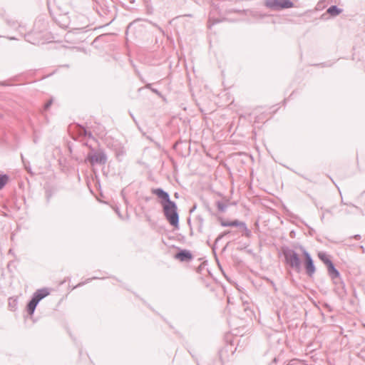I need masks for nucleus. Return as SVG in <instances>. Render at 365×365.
<instances>
[{
  "instance_id": "1",
  "label": "nucleus",
  "mask_w": 365,
  "mask_h": 365,
  "mask_svg": "<svg viewBox=\"0 0 365 365\" xmlns=\"http://www.w3.org/2000/svg\"><path fill=\"white\" fill-rule=\"evenodd\" d=\"M281 252L284 257V262L297 272L302 270V261L297 252L287 245L281 247Z\"/></svg>"
},
{
  "instance_id": "2",
  "label": "nucleus",
  "mask_w": 365,
  "mask_h": 365,
  "mask_svg": "<svg viewBox=\"0 0 365 365\" xmlns=\"http://www.w3.org/2000/svg\"><path fill=\"white\" fill-rule=\"evenodd\" d=\"M83 145L89 147L90 152L88 153L85 161L88 162L91 165H105L107 163V155L103 150L99 149L96 150L88 143H83Z\"/></svg>"
},
{
  "instance_id": "3",
  "label": "nucleus",
  "mask_w": 365,
  "mask_h": 365,
  "mask_svg": "<svg viewBox=\"0 0 365 365\" xmlns=\"http://www.w3.org/2000/svg\"><path fill=\"white\" fill-rule=\"evenodd\" d=\"M163 210L166 220L170 225L175 228L179 227V215L178 212V207L175 202L168 205H164Z\"/></svg>"
},
{
  "instance_id": "4",
  "label": "nucleus",
  "mask_w": 365,
  "mask_h": 365,
  "mask_svg": "<svg viewBox=\"0 0 365 365\" xmlns=\"http://www.w3.org/2000/svg\"><path fill=\"white\" fill-rule=\"evenodd\" d=\"M299 249L304 256V267L306 274L309 277H312L316 272V267L314 260L310 253L303 246H299Z\"/></svg>"
},
{
  "instance_id": "5",
  "label": "nucleus",
  "mask_w": 365,
  "mask_h": 365,
  "mask_svg": "<svg viewBox=\"0 0 365 365\" xmlns=\"http://www.w3.org/2000/svg\"><path fill=\"white\" fill-rule=\"evenodd\" d=\"M264 5L272 11H280L294 6L291 0H265Z\"/></svg>"
},
{
  "instance_id": "6",
  "label": "nucleus",
  "mask_w": 365,
  "mask_h": 365,
  "mask_svg": "<svg viewBox=\"0 0 365 365\" xmlns=\"http://www.w3.org/2000/svg\"><path fill=\"white\" fill-rule=\"evenodd\" d=\"M329 276L333 280V282L338 286V288H344V283L341 280L340 273L336 269L333 262L327 265Z\"/></svg>"
},
{
  "instance_id": "7",
  "label": "nucleus",
  "mask_w": 365,
  "mask_h": 365,
  "mask_svg": "<svg viewBox=\"0 0 365 365\" xmlns=\"http://www.w3.org/2000/svg\"><path fill=\"white\" fill-rule=\"evenodd\" d=\"M152 193L155 195L158 198L160 199V204L162 206H164V205H168L173 202L170 200L169 193L162 188L153 189Z\"/></svg>"
},
{
  "instance_id": "8",
  "label": "nucleus",
  "mask_w": 365,
  "mask_h": 365,
  "mask_svg": "<svg viewBox=\"0 0 365 365\" xmlns=\"http://www.w3.org/2000/svg\"><path fill=\"white\" fill-rule=\"evenodd\" d=\"M70 128L73 129L79 137H88V138L94 139V137L91 131L80 124L76 123L70 125Z\"/></svg>"
},
{
  "instance_id": "9",
  "label": "nucleus",
  "mask_w": 365,
  "mask_h": 365,
  "mask_svg": "<svg viewBox=\"0 0 365 365\" xmlns=\"http://www.w3.org/2000/svg\"><path fill=\"white\" fill-rule=\"evenodd\" d=\"M175 258L181 262H190L192 259V255L190 251L187 250H180L179 252L175 255Z\"/></svg>"
},
{
  "instance_id": "10",
  "label": "nucleus",
  "mask_w": 365,
  "mask_h": 365,
  "mask_svg": "<svg viewBox=\"0 0 365 365\" xmlns=\"http://www.w3.org/2000/svg\"><path fill=\"white\" fill-rule=\"evenodd\" d=\"M38 303L39 302L37 301V299H36L34 297H31V299L26 305V311L29 315L31 316L34 314Z\"/></svg>"
},
{
  "instance_id": "11",
  "label": "nucleus",
  "mask_w": 365,
  "mask_h": 365,
  "mask_svg": "<svg viewBox=\"0 0 365 365\" xmlns=\"http://www.w3.org/2000/svg\"><path fill=\"white\" fill-rule=\"evenodd\" d=\"M48 294L49 292L48 289L43 288L38 289L36 292H35L32 297H34L39 302L41 299L47 297Z\"/></svg>"
},
{
  "instance_id": "12",
  "label": "nucleus",
  "mask_w": 365,
  "mask_h": 365,
  "mask_svg": "<svg viewBox=\"0 0 365 365\" xmlns=\"http://www.w3.org/2000/svg\"><path fill=\"white\" fill-rule=\"evenodd\" d=\"M111 38L112 36L108 34L100 35L92 41L91 46H94V44L99 43H108Z\"/></svg>"
},
{
  "instance_id": "13",
  "label": "nucleus",
  "mask_w": 365,
  "mask_h": 365,
  "mask_svg": "<svg viewBox=\"0 0 365 365\" xmlns=\"http://www.w3.org/2000/svg\"><path fill=\"white\" fill-rule=\"evenodd\" d=\"M56 21L60 24L61 27L67 28L68 26V17L67 16L66 14L63 15H59V16L55 17Z\"/></svg>"
},
{
  "instance_id": "14",
  "label": "nucleus",
  "mask_w": 365,
  "mask_h": 365,
  "mask_svg": "<svg viewBox=\"0 0 365 365\" xmlns=\"http://www.w3.org/2000/svg\"><path fill=\"white\" fill-rule=\"evenodd\" d=\"M342 12V9H339L336 5H332L328 8L327 10V13L329 14L331 16H336L340 14Z\"/></svg>"
},
{
  "instance_id": "15",
  "label": "nucleus",
  "mask_w": 365,
  "mask_h": 365,
  "mask_svg": "<svg viewBox=\"0 0 365 365\" xmlns=\"http://www.w3.org/2000/svg\"><path fill=\"white\" fill-rule=\"evenodd\" d=\"M319 259L327 266L329 264L331 263L332 261L330 259V257L324 252H319L317 255Z\"/></svg>"
},
{
  "instance_id": "16",
  "label": "nucleus",
  "mask_w": 365,
  "mask_h": 365,
  "mask_svg": "<svg viewBox=\"0 0 365 365\" xmlns=\"http://www.w3.org/2000/svg\"><path fill=\"white\" fill-rule=\"evenodd\" d=\"M140 22V20H135L133 21V22L130 23L128 26H127V29H126V35L128 34V33L130 32H133L134 31V29H135L136 26H137V24H138V23Z\"/></svg>"
},
{
  "instance_id": "17",
  "label": "nucleus",
  "mask_w": 365,
  "mask_h": 365,
  "mask_svg": "<svg viewBox=\"0 0 365 365\" xmlns=\"http://www.w3.org/2000/svg\"><path fill=\"white\" fill-rule=\"evenodd\" d=\"M9 177L6 174H0V190L7 184Z\"/></svg>"
},
{
  "instance_id": "18",
  "label": "nucleus",
  "mask_w": 365,
  "mask_h": 365,
  "mask_svg": "<svg viewBox=\"0 0 365 365\" xmlns=\"http://www.w3.org/2000/svg\"><path fill=\"white\" fill-rule=\"evenodd\" d=\"M195 220L197 222V230L199 232H202L203 231V224L204 219L201 215H197L195 218Z\"/></svg>"
},
{
  "instance_id": "19",
  "label": "nucleus",
  "mask_w": 365,
  "mask_h": 365,
  "mask_svg": "<svg viewBox=\"0 0 365 365\" xmlns=\"http://www.w3.org/2000/svg\"><path fill=\"white\" fill-rule=\"evenodd\" d=\"M9 307L10 308V310L15 311L17 307V300L16 299L9 298Z\"/></svg>"
},
{
  "instance_id": "20",
  "label": "nucleus",
  "mask_w": 365,
  "mask_h": 365,
  "mask_svg": "<svg viewBox=\"0 0 365 365\" xmlns=\"http://www.w3.org/2000/svg\"><path fill=\"white\" fill-rule=\"evenodd\" d=\"M216 205H217L218 210L221 212H225L227 210V205L221 201H217Z\"/></svg>"
},
{
  "instance_id": "21",
  "label": "nucleus",
  "mask_w": 365,
  "mask_h": 365,
  "mask_svg": "<svg viewBox=\"0 0 365 365\" xmlns=\"http://www.w3.org/2000/svg\"><path fill=\"white\" fill-rule=\"evenodd\" d=\"M22 162L24 166V168L26 170V171L31 174H33L31 171V168L30 165V163L26 160H24V157L21 155Z\"/></svg>"
},
{
  "instance_id": "22",
  "label": "nucleus",
  "mask_w": 365,
  "mask_h": 365,
  "mask_svg": "<svg viewBox=\"0 0 365 365\" xmlns=\"http://www.w3.org/2000/svg\"><path fill=\"white\" fill-rule=\"evenodd\" d=\"M245 222L240 221L238 220H234L231 221V227H238L240 229L245 225Z\"/></svg>"
},
{
  "instance_id": "23",
  "label": "nucleus",
  "mask_w": 365,
  "mask_h": 365,
  "mask_svg": "<svg viewBox=\"0 0 365 365\" xmlns=\"http://www.w3.org/2000/svg\"><path fill=\"white\" fill-rule=\"evenodd\" d=\"M242 230L244 231V235L245 237H250L252 236V232L247 228L246 224H245V225L242 227Z\"/></svg>"
},
{
  "instance_id": "24",
  "label": "nucleus",
  "mask_w": 365,
  "mask_h": 365,
  "mask_svg": "<svg viewBox=\"0 0 365 365\" xmlns=\"http://www.w3.org/2000/svg\"><path fill=\"white\" fill-rule=\"evenodd\" d=\"M230 233V231L227 230V231H225L222 233H221L220 235H219L218 237L215 240V243H217L222 238H223L225 236H226L227 235H228Z\"/></svg>"
},
{
  "instance_id": "25",
  "label": "nucleus",
  "mask_w": 365,
  "mask_h": 365,
  "mask_svg": "<svg viewBox=\"0 0 365 365\" xmlns=\"http://www.w3.org/2000/svg\"><path fill=\"white\" fill-rule=\"evenodd\" d=\"M73 49H76V52H83L86 54L88 53L87 50L84 47H71Z\"/></svg>"
},
{
  "instance_id": "26",
  "label": "nucleus",
  "mask_w": 365,
  "mask_h": 365,
  "mask_svg": "<svg viewBox=\"0 0 365 365\" xmlns=\"http://www.w3.org/2000/svg\"><path fill=\"white\" fill-rule=\"evenodd\" d=\"M98 278H99V277H92V278H89V279H86L85 282H83L79 283V284L76 286V287H81V286H82V285H83V284H86V283H88V282H89L90 281H91L92 279H98Z\"/></svg>"
},
{
  "instance_id": "27",
  "label": "nucleus",
  "mask_w": 365,
  "mask_h": 365,
  "mask_svg": "<svg viewBox=\"0 0 365 365\" xmlns=\"http://www.w3.org/2000/svg\"><path fill=\"white\" fill-rule=\"evenodd\" d=\"M53 103V100L52 99H50L48 100L44 105V107H43V109L45 110H47L52 105Z\"/></svg>"
},
{
  "instance_id": "28",
  "label": "nucleus",
  "mask_w": 365,
  "mask_h": 365,
  "mask_svg": "<svg viewBox=\"0 0 365 365\" xmlns=\"http://www.w3.org/2000/svg\"><path fill=\"white\" fill-rule=\"evenodd\" d=\"M266 280L267 281L268 283H269L271 284V286L273 287L274 292H277V288L274 282L269 278H267Z\"/></svg>"
},
{
  "instance_id": "29",
  "label": "nucleus",
  "mask_w": 365,
  "mask_h": 365,
  "mask_svg": "<svg viewBox=\"0 0 365 365\" xmlns=\"http://www.w3.org/2000/svg\"><path fill=\"white\" fill-rule=\"evenodd\" d=\"M221 225L222 227H231V221H222Z\"/></svg>"
},
{
  "instance_id": "30",
  "label": "nucleus",
  "mask_w": 365,
  "mask_h": 365,
  "mask_svg": "<svg viewBox=\"0 0 365 365\" xmlns=\"http://www.w3.org/2000/svg\"><path fill=\"white\" fill-rule=\"evenodd\" d=\"M151 91H152L153 93H157L158 95H160V93H159V91H158L157 89H155V88H151Z\"/></svg>"
},
{
  "instance_id": "31",
  "label": "nucleus",
  "mask_w": 365,
  "mask_h": 365,
  "mask_svg": "<svg viewBox=\"0 0 365 365\" xmlns=\"http://www.w3.org/2000/svg\"><path fill=\"white\" fill-rule=\"evenodd\" d=\"M0 85H1V86H9V84H8V83H6L5 81H1V82H0Z\"/></svg>"
},
{
  "instance_id": "32",
  "label": "nucleus",
  "mask_w": 365,
  "mask_h": 365,
  "mask_svg": "<svg viewBox=\"0 0 365 365\" xmlns=\"http://www.w3.org/2000/svg\"><path fill=\"white\" fill-rule=\"evenodd\" d=\"M354 237V239H356V240H360V239H361V235H356Z\"/></svg>"
},
{
  "instance_id": "33",
  "label": "nucleus",
  "mask_w": 365,
  "mask_h": 365,
  "mask_svg": "<svg viewBox=\"0 0 365 365\" xmlns=\"http://www.w3.org/2000/svg\"><path fill=\"white\" fill-rule=\"evenodd\" d=\"M155 26L156 27H158V29L160 30V31L162 33L163 36H164V31L161 29V28H160L159 26H158L157 25L155 24Z\"/></svg>"
},
{
  "instance_id": "34",
  "label": "nucleus",
  "mask_w": 365,
  "mask_h": 365,
  "mask_svg": "<svg viewBox=\"0 0 365 365\" xmlns=\"http://www.w3.org/2000/svg\"><path fill=\"white\" fill-rule=\"evenodd\" d=\"M196 208V206L195 205L191 210H190V212H193Z\"/></svg>"
},
{
  "instance_id": "35",
  "label": "nucleus",
  "mask_w": 365,
  "mask_h": 365,
  "mask_svg": "<svg viewBox=\"0 0 365 365\" xmlns=\"http://www.w3.org/2000/svg\"><path fill=\"white\" fill-rule=\"evenodd\" d=\"M348 205H350V206H352V207H357L356 206H355L354 204L352 203H349Z\"/></svg>"
},
{
  "instance_id": "36",
  "label": "nucleus",
  "mask_w": 365,
  "mask_h": 365,
  "mask_svg": "<svg viewBox=\"0 0 365 365\" xmlns=\"http://www.w3.org/2000/svg\"><path fill=\"white\" fill-rule=\"evenodd\" d=\"M341 203H343V204H344V205H348V204H349V203L345 202V201H343V200H341Z\"/></svg>"
},
{
  "instance_id": "37",
  "label": "nucleus",
  "mask_w": 365,
  "mask_h": 365,
  "mask_svg": "<svg viewBox=\"0 0 365 365\" xmlns=\"http://www.w3.org/2000/svg\"><path fill=\"white\" fill-rule=\"evenodd\" d=\"M324 217V215H322V216L321 217V220H323Z\"/></svg>"
},
{
  "instance_id": "38",
  "label": "nucleus",
  "mask_w": 365,
  "mask_h": 365,
  "mask_svg": "<svg viewBox=\"0 0 365 365\" xmlns=\"http://www.w3.org/2000/svg\"><path fill=\"white\" fill-rule=\"evenodd\" d=\"M215 246H214V247H212V250H213V252L215 253Z\"/></svg>"
},
{
  "instance_id": "39",
  "label": "nucleus",
  "mask_w": 365,
  "mask_h": 365,
  "mask_svg": "<svg viewBox=\"0 0 365 365\" xmlns=\"http://www.w3.org/2000/svg\"><path fill=\"white\" fill-rule=\"evenodd\" d=\"M150 84H148V85L146 86V88H150Z\"/></svg>"
},
{
  "instance_id": "40",
  "label": "nucleus",
  "mask_w": 365,
  "mask_h": 365,
  "mask_svg": "<svg viewBox=\"0 0 365 365\" xmlns=\"http://www.w3.org/2000/svg\"><path fill=\"white\" fill-rule=\"evenodd\" d=\"M116 212H117L118 215L119 216H120L119 211L116 210Z\"/></svg>"
},
{
  "instance_id": "41",
  "label": "nucleus",
  "mask_w": 365,
  "mask_h": 365,
  "mask_svg": "<svg viewBox=\"0 0 365 365\" xmlns=\"http://www.w3.org/2000/svg\"><path fill=\"white\" fill-rule=\"evenodd\" d=\"M130 1L131 3H133V2H134V0H130Z\"/></svg>"
},
{
  "instance_id": "42",
  "label": "nucleus",
  "mask_w": 365,
  "mask_h": 365,
  "mask_svg": "<svg viewBox=\"0 0 365 365\" xmlns=\"http://www.w3.org/2000/svg\"><path fill=\"white\" fill-rule=\"evenodd\" d=\"M287 365H292V364H287Z\"/></svg>"
}]
</instances>
